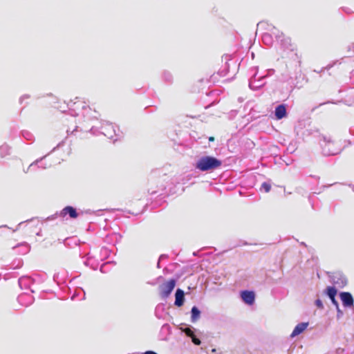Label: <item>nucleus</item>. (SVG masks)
Instances as JSON below:
<instances>
[{"instance_id":"4c0bfd02","label":"nucleus","mask_w":354,"mask_h":354,"mask_svg":"<svg viewBox=\"0 0 354 354\" xmlns=\"http://www.w3.org/2000/svg\"><path fill=\"white\" fill-rule=\"evenodd\" d=\"M39 167H41L42 169H45V168L46 167V166H44V165H39Z\"/></svg>"},{"instance_id":"e433bc0d","label":"nucleus","mask_w":354,"mask_h":354,"mask_svg":"<svg viewBox=\"0 0 354 354\" xmlns=\"http://www.w3.org/2000/svg\"><path fill=\"white\" fill-rule=\"evenodd\" d=\"M288 150H290V151H291V152H292V151H294V149H293V148H292V147H289L288 148Z\"/></svg>"},{"instance_id":"c85d7f7f","label":"nucleus","mask_w":354,"mask_h":354,"mask_svg":"<svg viewBox=\"0 0 354 354\" xmlns=\"http://www.w3.org/2000/svg\"><path fill=\"white\" fill-rule=\"evenodd\" d=\"M30 98V95H28V94H25V95H23L22 96H21V97L19 98V103L20 104H22L23 102L25 100H27Z\"/></svg>"},{"instance_id":"423d86ee","label":"nucleus","mask_w":354,"mask_h":354,"mask_svg":"<svg viewBox=\"0 0 354 354\" xmlns=\"http://www.w3.org/2000/svg\"><path fill=\"white\" fill-rule=\"evenodd\" d=\"M266 75L258 76L257 72L254 74L250 80L249 86L252 90H257L261 88L266 84Z\"/></svg>"},{"instance_id":"20e7f679","label":"nucleus","mask_w":354,"mask_h":354,"mask_svg":"<svg viewBox=\"0 0 354 354\" xmlns=\"http://www.w3.org/2000/svg\"><path fill=\"white\" fill-rule=\"evenodd\" d=\"M117 127L109 122H104L101 126V133L109 139L117 140L119 135L117 133Z\"/></svg>"},{"instance_id":"0eeeda50","label":"nucleus","mask_w":354,"mask_h":354,"mask_svg":"<svg viewBox=\"0 0 354 354\" xmlns=\"http://www.w3.org/2000/svg\"><path fill=\"white\" fill-rule=\"evenodd\" d=\"M339 297L344 307L353 308L354 310V299L350 292H342L339 294Z\"/></svg>"},{"instance_id":"2f4dec72","label":"nucleus","mask_w":354,"mask_h":354,"mask_svg":"<svg viewBox=\"0 0 354 354\" xmlns=\"http://www.w3.org/2000/svg\"><path fill=\"white\" fill-rule=\"evenodd\" d=\"M91 261V258L88 257L86 260L84 262L86 266H90V261Z\"/></svg>"},{"instance_id":"c756f323","label":"nucleus","mask_w":354,"mask_h":354,"mask_svg":"<svg viewBox=\"0 0 354 354\" xmlns=\"http://www.w3.org/2000/svg\"><path fill=\"white\" fill-rule=\"evenodd\" d=\"M332 304L335 306V308H337L339 307V304L337 302V301L336 300L335 297H331L330 298Z\"/></svg>"},{"instance_id":"cd10ccee","label":"nucleus","mask_w":354,"mask_h":354,"mask_svg":"<svg viewBox=\"0 0 354 354\" xmlns=\"http://www.w3.org/2000/svg\"><path fill=\"white\" fill-rule=\"evenodd\" d=\"M46 156H44L43 158H41V159H38L37 160H35V162H33L32 163H31L30 165V166L28 167V169H32L35 165L38 164L39 162H41V160L45 158Z\"/></svg>"},{"instance_id":"58836bf2","label":"nucleus","mask_w":354,"mask_h":354,"mask_svg":"<svg viewBox=\"0 0 354 354\" xmlns=\"http://www.w3.org/2000/svg\"><path fill=\"white\" fill-rule=\"evenodd\" d=\"M3 227H7V225H2V226H0V230H1V228H3Z\"/></svg>"},{"instance_id":"5701e85b","label":"nucleus","mask_w":354,"mask_h":354,"mask_svg":"<svg viewBox=\"0 0 354 354\" xmlns=\"http://www.w3.org/2000/svg\"><path fill=\"white\" fill-rule=\"evenodd\" d=\"M270 189H271V185L270 183H266V182H264L263 183H262L261 187V190H264L265 192H269L270 191Z\"/></svg>"},{"instance_id":"f8f14e48","label":"nucleus","mask_w":354,"mask_h":354,"mask_svg":"<svg viewBox=\"0 0 354 354\" xmlns=\"http://www.w3.org/2000/svg\"><path fill=\"white\" fill-rule=\"evenodd\" d=\"M185 301V292L183 290L178 288L175 293V302L174 304L180 307L183 305Z\"/></svg>"},{"instance_id":"a19ab883","label":"nucleus","mask_w":354,"mask_h":354,"mask_svg":"<svg viewBox=\"0 0 354 354\" xmlns=\"http://www.w3.org/2000/svg\"><path fill=\"white\" fill-rule=\"evenodd\" d=\"M157 310H158L156 309V313H157ZM156 317H158V318H160V317L158 316V314H156Z\"/></svg>"},{"instance_id":"f3484780","label":"nucleus","mask_w":354,"mask_h":354,"mask_svg":"<svg viewBox=\"0 0 354 354\" xmlns=\"http://www.w3.org/2000/svg\"><path fill=\"white\" fill-rule=\"evenodd\" d=\"M337 290L333 286H328L324 290V294L326 295L329 298L335 297L337 295Z\"/></svg>"},{"instance_id":"9b49d317","label":"nucleus","mask_w":354,"mask_h":354,"mask_svg":"<svg viewBox=\"0 0 354 354\" xmlns=\"http://www.w3.org/2000/svg\"><path fill=\"white\" fill-rule=\"evenodd\" d=\"M18 283L21 289H30L33 279L30 277L24 276L19 279Z\"/></svg>"},{"instance_id":"1a4fd4ad","label":"nucleus","mask_w":354,"mask_h":354,"mask_svg":"<svg viewBox=\"0 0 354 354\" xmlns=\"http://www.w3.org/2000/svg\"><path fill=\"white\" fill-rule=\"evenodd\" d=\"M241 297L243 301L248 305H252L254 302L255 295L252 291L243 290L241 292Z\"/></svg>"},{"instance_id":"dca6fc26","label":"nucleus","mask_w":354,"mask_h":354,"mask_svg":"<svg viewBox=\"0 0 354 354\" xmlns=\"http://www.w3.org/2000/svg\"><path fill=\"white\" fill-rule=\"evenodd\" d=\"M191 320L196 322L200 317L201 311L196 306H193L191 310Z\"/></svg>"},{"instance_id":"f03ea898","label":"nucleus","mask_w":354,"mask_h":354,"mask_svg":"<svg viewBox=\"0 0 354 354\" xmlns=\"http://www.w3.org/2000/svg\"><path fill=\"white\" fill-rule=\"evenodd\" d=\"M222 165L221 160L215 157L205 156L200 158L196 163V169L201 171H213Z\"/></svg>"},{"instance_id":"a878e982","label":"nucleus","mask_w":354,"mask_h":354,"mask_svg":"<svg viewBox=\"0 0 354 354\" xmlns=\"http://www.w3.org/2000/svg\"><path fill=\"white\" fill-rule=\"evenodd\" d=\"M192 339V342L195 344V345H200L201 342V340L199 339V338H198L195 335L191 338Z\"/></svg>"},{"instance_id":"aec40b11","label":"nucleus","mask_w":354,"mask_h":354,"mask_svg":"<svg viewBox=\"0 0 354 354\" xmlns=\"http://www.w3.org/2000/svg\"><path fill=\"white\" fill-rule=\"evenodd\" d=\"M10 147L8 145H3L0 147V155L4 157L9 153Z\"/></svg>"},{"instance_id":"79ce46f5","label":"nucleus","mask_w":354,"mask_h":354,"mask_svg":"<svg viewBox=\"0 0 354 354\" xmlns=\"http://www.w3.org/2000/svg\"><path fill=\"white\" fill-rule=\"evenodd\" d=\"M164 257H165L164 255H161V256L160 257V259H162V258H163Z\"/></svg>"},{"instance_id":"6ab92c4d","label":"nucleus","mask_w":354,"mask_h":354,"mask_svg":"<svg viewBox=\"0 0 354 354\" xmlns=\"http://www.w3.org/2000/svg\"><path fill=\"white\" fill-rule=\"evenodd\" d=\"M81 294H82V296L80 297V299L81 300L84 299H85V292L84 291V290L82 289L81 288L76 289L75 292L71 297V299L73 300L75 299V297L80 296Z\"/></svg>"},{"instance_id":"39448f33","label":"nucleus","mask_w":354,"mask_h":354,"mask_svg":"<svg viewBox=\"0 0 354 354\" xmlns=\"http://www.w3.org/2000/svg\"><path fill=\"white\" fill-rule=\"evenodd\" d=\"M176 281L171 279L160 286V295L162 299L167 298L176 286Z\"/></svg>"},{"instance_id":"9d476101","label":"nucleus","mask_w":354,"mask_h":354,"mask_svg":"<svg viewBox=\"0 0 354 354\" xmlns=\"http://www.w3.org/2000/svg\"><path fill=\"white\" fill-rule=\"evenodd\" d=\"M67 214L69 215L70 218H75L78 216L76 209L72 206L65 207L59 214L60 217H65Z\"/></svg>"},{"instance_id":"f704fd0d","label":"nucleus","mask_w":354,"mask_h":354,"mask_svg":"<svg viewBox=\"0 0 354 354\" xmlns=\"http://www.w3.org/2000/svg\"><path fill=\"white\" fill-rule=\"evenodd\" d=\"M24 297V295H20L19 297V300L21 301Z\"/></svg>"},{"instance_id":"72a5a7b5","label":"nucleus","mask_w":354,"mask_h":354,"mask_svg":"<svg viewBox=\"0 0 354 354\" xmlns=\"http://www.w3.org/2000/svg\"><path fill=\"white\" fill-rule=\"evenodd\" d=\"M106 266V264H104V265H102V266H101V268H100L101 272H104V268H105V266Z\"/></svg>"},{"instance_id":"412c9836","label":"nucleus","mask_w":354,"mask_h":354,"mask_svg":"<svg viewBox=\"0 0 354 354\" xmlns=\"http://www.w3.org/2000/svg\"><path fill=\"white\" fill-rule=\"evenodd\" d=\"M183 331L187 336L189 337L190 338H192L195 335L194 328L190 326L185 327L183 329Z\"/></svg>"},{"instance_id":"4468645a","label":"nucleus","mask_w":354,"mask_h":354,"mask_svg":"<svg viewBox=\"0 0 354 354\" xmlns=\"http://www.w3.org/2000/svg\"><path fill=\"white\" fill-rule=\"evenodd\" d=\"M286 108L285 104L278 105L275 108L274 115L277 120H281L286 116Z\"/></svg>"},{"instance_id":"4be33fe9","label":"nucleus","mask_w":354,"mask_h":354,"mask_svg":"<svg viewBox=\"0 0 354 354\" xmlns=\"http://www.w3.org/2000/svg\"><path fill=\"white\" fill-rule=\"evenodd\" d=\"M22 136L24 137V139H26L27 140H32L33 138L32 134L27 131H24L22 132Z\"/></svg>"},{"instance_id":"b1692460","label":"nucleus","mask_w":354,"mask_h":354,"mask_svg":"<svg viewBox=\"0 0 354 354\" xmlns=\"http://www.w3.org/2000/svg\"><path fill=\"white\" fill-rule=\"evenodd\" d=\"M163 78L164 80L167 82H171L172 81V75L169 72H164L163 73Z\"/></svg>"},{"instance_id":"393cba45","label":"nucleus","mask_w":354,"mask_h":354,"mask_svg":"<svg viewBox=\"0 0 354 354\" xmlns=\"http://www.w3.org/2000/svg\"><path fill=\"white\" fill-rule=\"evenodd\" d=\"M315 304L319 309H323L324 308L323 303H322V300L319 299H317L315 300Z\"/></svg>"},{"instance_id":"7ed1b4c3","label":"nucleus","mask_w":354,"mask_h":354,"mask_svg":"<svg viewBox=\"0 0 354 354\" xmlns=\"http://www.w3.org/2000/svg\"><path fill=\"white\" fill-rule=\"evenodd\" d=\"M319 144L324 156H335L342 151V147L339 142L333 140L330 137L324 136Z\"/></svg>"},{"instance_id":"473e14b6","label":"nucleus","mask_w":354,"mask_h":354,"mask_svg":"<svg viewBox=\"0 0 354 354\" xmlns=\"http://www.w3.org/2000/svg\"><path fill=\"white\" fill-rule=\"evenodd\" d=\"M144 354H157V353L152 351H147Z\"/></svg>"},{"instance_id":"c9c22d12","label":"nucleus","mask_w":354,"mask_h":354,"mask_svg":"<svg viewBox=\"0 0 354 354\" xmlns=\"http://www.w3.org/2000/svg\"><path fill=\"white\" fill-rule=\"evenodd\" d=\"M77 126H75V128L71 131V133H73L74 131H77Z\"/></svg>"},{"instance_id":"7c9ffc66","label":"nucleus","mask_w":354,"mask_h":354,"mask_svg":"<svg viewBox=\"0 0 354 354\" xmlns=\"http://www.w3.org/2000/svg\"><path fill=\"white\" fill-rule=\"evenodd\" d=\"M338 61H335L334 62L333 64H329L328 65H327L326 67L323 68L322 70H329L330 68H331L335 64H336L337 63Z\"/></svg>"},{"instance_id":"ddd939ff","label":"nucleus","mask_w":354,"mask_h":354,"mask_svg":"<svg viewBox=\"0 0 354 354\" xmlns=\"http://www.w3.org/2000/svg\"><path fill=\"white\" fill-rule=\"evenodd\" d=\"M308 326V322H301V323L298 324L295 327L293 331L292 332V333L290 335V337H295L299 335V334L303 333L306 329Z\"/></svg>"},{"instance_id":"ea45409f","label":"nucleus","mask_w":354,"mask_h":354,"mask_svg":"<svg viewBox=\"0 0 354 354\" xmlns=\"http://www.w3.org/2000/svg\"><path fill=\"white\" fill-rule=\"evenodd\" d=\"M209 140L210 141H212V140H214V138H213V137H210V138H209Z\"/></svg>"},{"instance_id":"f257e3e1","label":"nucleus","mask_w":354,"mask_h":354,"mask_svg":"<svg viewBox=\"0 0 354 354\" xmlns=\"http://www.w3.org/2000/svg\"><path fill=\"white\" fill-rule=\"evenodd\" d=\"M257 26L259 28H264L268 31H269V33L271 34L272 37L274 36L275 37L277 41L280 43L284 50L290 51V57L299 66V57L298 56L297 52L295 50V47L291 44L289 37H286L282 32L279 31L276 27L268 24L267 22L261 21L258 24Z\"/></svg>"},{"instance_id":"a211bd4d","label":"nucleus","mask_w":354,"mask_h":354,"mask_svg":"<svg viewBox=\"0 0 354 354\" xmlns=\"http://www.w3.org/2000/svg\"><path fill=\"white\" fill-rule=\"evenodd\" d=\"M262 41L265 44L268 46L271 45L273 42L272 35L269 32H265L262 36Z\"/></svg>"},{"instance_id":"2eb2a0df","label":"nucleus","mask_w":354,"mask_h":354,"mask_svg":"<svg viewBox=\"0 0 354 354\" xmlns=\"http://www.w3.org/2000/svg\"><path fill=\"white\" fill-rule=\"evenodd\" d=\"M13 250H18L19 254H25L30 250V246L27 243H21L12 248Z\"/></svg>"},{"instance_id":"bb28decb","label":"nucleus","mask_w":354,"mask_h":354,"mask_svg":"<svg viewBox=\"0 0 354 354\" xmlns=\"http://www.w3.org/2000/svg\"><path fill=\"white\" fill-rule=\"evenodd\" d=\"M337 310V319H339L344 315L343 311L339 308V307L336 308Z\"/></svg>"},{"instance_id":"6e6552de","label":"nucleus","mask_w":354,"mask_h":354,"mask_svg":"<svg viewBox=\"0 0 354 354\" xmlns=\"http://www.w3.org/2000/svg\"><path fill=\"white\" fill-rule=\"evenodd\" d=\"M330 278L332 282L339 287H344L347 284L346 277L341 272L333 273Z\"/></svg>"}]
</instances>
